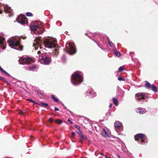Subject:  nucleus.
Masks as SVG:
<instances>
[{
    "label": "nucleus",
    "instance_id": "nucleus-43",
    "mask_svg": "<svg viewBox=\"0 0 158 158\" xmlns=\"http://www.w3.org/2000/svg\"><path fill=\"white\" fill-rule=\"evenodd\" d=\"M112 106V104H110L109 105V107L111 108Z\"/></svg>",
    "mask_w": 158,
    "mask_h": 158
},
{
    "label": "nucleus",
    "instance_id": "nucleus-26",
    "mask_svg": "<svg viewBox=\"0 0 158 158\" xmlns=\"http://www.w3.org/2000/svg\"><path fill=\"white\" fill-rule=\"evenodd\" d=\"M51 97H52V99L54 101L56 102H58V99L57 98L55 97V96L52 95H51Z\"/></svg>",
    "mask_w": 158,
    "mask_h": 158
},
{
    "label": "nucleus",
    "instance_id": "nucleus-24",
    "mask_svg": "<svg viewBox=\"0 0 158 158\" xmlns=\"http://www.w3.org/2000/svg\"><path fill=\"white\" fill-rule=\"evenodd\" d=\"M136 112L141 114H143L144 113V110L142 109L139 108L137 109Z\"/></svg>",
    "mask_w": 158,
    "mask_h": 158
},
{
    "label": "nucleus",
    "instance_id": "nucleus-17",
    "mask_svg": "<svg viewBox=\"0 0 158 158\" xmlns=\"http://www.w3.org/2000/svg\"><path fill=\"white\" fill-rule=\"evenodd\" d=\"M102 135L106 137L108 136V134L107 133L106 131L104 129H103L102 131Z\"/></svg>",
    "mask_w": 158,
    "mask_h": 158
},
{
    "label": "nucleus",
    "instance_id": "nucleus-2",
    "mask_svg": "<svg viewBox=\"0 0 158 158\" xmlns=\"http://www.w3.org/2000/svg\"><path fill=\"white\" fill-rule=\"evenodd\" d=\"M39 59L43 61L44 64L47 65L50 64L52 61L51 56L47 53L41 54Z\"/></svg>",
    "mask_w": 158,
    "mask_h": 158
},
{
    "label": "nucleus",
    "instance_id": "nucleus-45",
    "mask_svg": "<svg viewBox=\"0 0 158 158\" xmlns=\"http://www.w3.org/2000/svg\"><path fill=\"white\" fill-rule=\"evenodd\" d=\"M41 53V52L40 51H38L37 52V54H40Z\"/></svg>",
    "mask_w": 158,
    "mask_h": 158
},
{
    "label": "nucleus",
    "instance_id": "nucleus-34",
    "mask_svg": "<svg viewBox=\"0 0 158 158\" xmlns=\"http://www.w3.org/2000/svg\"><path fill=\"white\" fill-rule=\"evenodd\" d=\"M77 133L80 136L82 134V132L80 130V129L79 130V131L77 132Z\"/></svg>",
    "mask_w": 158,
    "mask_h": 158
},
{
    "label": "nucleus",
    "instance_id": "nucleus-33",
    "mask_svg": "<svg viewBox=\"0 0 158 158\" xmlns=\"http://www.w3.org/2000/svg\"><path fill=\"white\" fill-rule=\"evenodd\" d=\"M19 50H21V51H22L23 50V46L22 45H19Z\"/></svg>",
    "mask_w": 158,
    "mask_h": 158
},
{
    "label": "nucleus",
    "instance_id": "nucleus-22",
    "mask_svg": "<svg viewBox=\"0 0 158 158\" xmlns=\"http://www.w3.org/2000/svg\"><path fill=\"white\" fill-rule=\"evenodd\" d=\"M54 121L56 123L59 124H61L62 123V121L60 119H56Z\"/></svg>",
    "mask_w": 158,
    "mask_h": 158
},
{
    "label": "nucleus",
    "instance_id": "nucleus-14",
    "mask_svg": "<svg viewBox=\"0 0 158 158\" xmlns=\"http://www.w3.org/2000/svg\"><path fill=\"white\" fill-rule=\"evenodd\" d=\"M40 106L46 108H49V105L48 104L43 102H40L38 104Z\"/></svg>",
    "mask_w": 158,
    "mask_h": 158
},
{
    "label": "nucleus",
    "instance_id": "nucleus-41",
    "mask_svg": "<svg viewBox=\"0 0 158 158\" xmlns=\"http://www.w3.org/2000/svg\"><path fill=\"white\" fill-rule=\"evenodd\" d=\"M19 113L20 114L22 115L23 114V112L21 110L19 112Z\"/></svg>",
    "mask_w": 158,
    "mask_h": 158
},
{
    "label": "nucleus",
    "instance_id": "nucleus-37",
    "mask_svg": "<svg viewBox=\"0 0 158 158\" xmlns=\"http://www.w3.org/2000/svg\"><path fill=\"white\" fill-rule=\"evenodd\" d=\"M48 121L50 122H51V123L53 121V119L51 118H49V119Z\"/></svg>",
    "mask_w": 158,
    "mask_h": 158
},
{
    "label": "nucleus",
    "instance_id": "nucleus-36",
    "mask_svg": "<svg viewBox=\"0 0 158 158\" xmlns=\"http://www.w3.org/2000/svg\"><path fill=\"white\" fill-rule=\"evenodd\" d=\"M118 80L119 81H124L125 79L123 78H122V77H119L118 78Z\"/></svg>",
    "mask_w": 158,
    "mask_h": 158
},
{
    "label": "nucleus",
    "instance_id": "nucleus-44",
    "mask_svg": "<svg viewBox=\"0 0 158 158\" xmlns=\"http://www.w3.org/2000/svg\"><path fill=\"white\" fill-rule=\"evenodd\" d=\"M3 46L2 47V48L3 49H4L6 48V47H5V46L4 45H3Z\"/></svg>",
    "mask_w": 158,
    "mask_h": 158
},
{
    "label": "nucleus",
    "instance_id": "nucleus-40",
    "mask_svg": "<svg viewBox=\"0 0 158 158\" xmlns=\"http://www.w3.org/2000/svg\"><path fill=\"white\" fill-rule=\"evenodd\" d=\"M75 133L74 132H72L71 134L72 135V137H73L75 135Z\"/></svg>",
    "mask_w": 158,
    "mask_h": 158
},
{
    "label": "nucleus",
    "instance_id": "nucleus-8",
    "mask_svg": "<svg viewBox=\"0 0 158 158\" xmlns=\"http://www.w3.org/2000/svg\"><path fill=\"white\" fill-rule=\"evenodd\" d=\"M145 95V94L143 93H138L135 94V98L137 100H144L147 98Z\"/></svg>",
    "mask_w": 158,
    "mask_h": 158
},
{
    "label": "nucleus",
    "instance_id": "nucleus-7",
    "mask_svg": "<svg viewBox=\"0 0 158 158\" xmlns=\"http://www.w3.org/2000/svg\"><path fill=\"white\" fill-rule=\"evenodd\" d=\"M9 46H17L19 45L20 42L16 39H9L8 40Z\"/></svg>",
    "mask_w": 158,
    "mask_h": 158
},
{
    "label": "nucleus",
    "instance_id": "nucleus-31",
    "mask_svg": "<svg viewBox=\"0 0 158 158\" xmlns=\"http://www.w3.org/2000/svg\"><path fill=\"white\" fill-rule=\"evenodd\" d=\"M26 15L27 16H32L33 15L31 12H27L26 14Z\"/></svg>",
    "mask_w": 158,
    "mask_h": 158
},
{
    "label": "nucleus",
    "instance_id": "nucleus-15",
    "mask_svg": "<svg viewBox=\"0 0 158 158\" xmlns=\"http://www.w3.org/2000/svg\"><path fill=\"white\" fill-rule=\"evenodd\" d=\"M38 69V67L37 65H35L34 66L30 67L28 68V69L30 71H34Z\"/></svg>",
    "mask_w": 158,
    "mask_h": 158
},
{
    "label": "nucleus",
    "instance_id": "nucleus-42",
    "mask_svg": "<svg viewBox=\"0 0 158 158\" xmlns=\"http://www.w3.org/2000/svg\"><path fill=\"white\" fill-rule=\"evenodd\" d=\"M59 110V109H58V108H57V107H55V111H58Z\"/></svg>",
    "mask_w": 158,
    "mask_h": 158
},
{
    "label": "nucleus",
    "instance_id": "nucleus-49",
    "mask_svg": "<svg viewBox=\"0 0 158 158\" xmlns=\"http://www.w3.org/2000/svg\"><path fill=\"white\" fill-rule=\"evenodd\" d=\"M40 47L41 48H42V47H41V45H40Z\"/></svg>",
    "mask_w": 158,
    "mask_h": 158
},
{
    "label": "nucleus",
    "instance_id": "nucleus-35",
    "mask_svg": "<svg viewBox=\"0 0 158 158\" xmlns=\"http://www.w3.org/2000/svg\"><path fill=\"white\" fill-rule=\"evenodd\" d=\"M54 51L55 53V55H56V54L58 53V49L57 48H55L54 49Z\"/></svg>",
    "mask_w": 158,
    "mask_h": 158
},
{
    "label": "nucleus",
    "instance_id": "nucleus-11",
    "mask_svg": "<svg viewBox=\"0 0 158 158\" xmlns=\"http://www.w3.org/2000/svg\"><path fill=\"white\" fill-rule=\"evenodd\" d=\"M41 38V37L39 36L38 37H36L35 39L36 43L37 44V45L39 46L42 43V42Z\"/></svg>",
    "mask_w": 158,
    "mask_h": 158
},
{
    "label": "nucleus",
    "instance_id": "nucleus-30",
    "mask_svg": "<svg viewBox=\"0 0 158 158\" xmlns=\"http://www.w3.org/2000/svg\"><path fill=\"white\" fill-rule=\"evenodd\" d=\"M108 42L109 43V44L110 45V46L111 47H113L114 46V44L113 43V42L110 41V40H108Z\"/></svg>",
    "mask_w": 158,
    "mask_h": 158
},
{
    "label": "nucleus",
    "instance_id": "nucleus-20",
    "mask_svg": "<svg viewBox=\"0 0 158 158\" xmlns=\"http://www.w3.org/2000/svg\"><path fill=\"white\" fill-rule=\"evenodd\" d=\"M5 11L6 13H9L10 14L9 15L10 16L11 15V14H12V11H10V8L5 9Z\"/></svg>",
    "mask_w": 158,
    "mask_h": 158
},
{
    "label": "nucleus",
    "instance_id": "nucleus-19",
    "mask_svg": "<svg viewBox=\"0 0 158 158\" xmlns=\"http://www.w3.org/2000/svg\"><path fill=\"white\" fill-rule=\"evenodd\" d=\"M80 139H79V141L81 143H82V139H85V140L87 139V137L84 135H82V134L80 136Z\"/></svg>",
    "mask_w": 158,
    "mask_h": 158
},
{
    "label": "nucleus",
    "instance_id": "nucleus-12",
    "mask_svg": "<svg viewBox=\"0 0 158 158\" xmlns=\"http://www.w3.org/2000/svg\"><path fill=\"white\" fill-rule=\"evenodd\" d=\"M89 94V95L90 97L92 98V97H94L96 95V94L94 93V92L93 90H91V91H89V92H86V95H88V94Z\"/></svg>",
    "mask_w": 158,
    "mask_h": 158
},
{
    "label": "nucleus",
    "instance_id": "nucleus-6",
    "mask_svg": "<svg viewBox=\"0 0 158 158\" xmlns=\"http://www.w3.org/2000/svg\"><path fill=\"white\" fill-rule=\"evenodd\" d=\"M43 25L42 23L40 24V26L33 25L30 27V30L31 31L35 32L37 31L39 33V34H41L42 31L40 30H41L42 27H43Z\"/></svg>",
    "mask_w": 158,
    "mask_h": 158
},
{
    "label": "nucleus",
    "instance_id": "nucleus-38",
    "mask_svg": "<svg viewBox=\"0 0 158 158\" xmlns=\"http://www.w3.org/2000/svg\"><path fill=\"white\" fill-rule=\"evenodd\" d=\"M75 127L78 129V130H79L80 129V127L77 125H75Z\"/></svg>",
    "mask_w": 158,
    "mask_h": 158
},
{
    "label": "nucleus",
    "instance_id": "nucleus-32",
    "mask_svg": "<svg viewBox=\"0 0 158 158\" xmlns=\"http://www.w3.org/2000/svg\"><path fill=\"white\" fill-rule=\"evenodd\" d=\"M27 100L29 101H30L31 102H32V103H34L35 104H37L35 102H34V101H33V100H32L31 99H27Z\"/></svg>",
    "mask_w": 158,
    "mask_h": 158
},
{
    "label": "nucleus",
    "instance_id": "nucleus-47",
    "mask_svg": "<svg viewBox=\"0 0 158 158\" xmlns=\"http://www.w3.org/2000/svg\"><path fill=\"white\" fill-rule=\"evenodd\" d=\"M2 13V11L0 10V14Z\"/></svg>",
    "mask_w": 158,
    "mask_h": 158
},
{
    "label": "nucleus",
    "instance_id": "nucleus-1",
    "mask_svg": "<svg viewBox=\"0 0 158 158\" xmlns=\"http://www.w3.org/2000/svg\"><path fill=\"white\" fill-rule=\"evenodd\" d=\"M71 80L73 85H78L83 81V79L82 77L80 74L74 73L72 75Z\"/></svg>",
    "mask_w": 158,
    "mask_h": 158
},
{
    "label": "nucleus",
    "instance_id": "nucleus-4",
    "mask_svg": "<svg viewBox=\"0 0 158 158\" xmlns=\"http://www.w3.org/2000/svg\"><path fill=\"white\" fill-rule=\"evenodd\" d=\"M135 140L139 141V143L142 144H143L145 143V141L147 139L145 135L143 134H137L134 136Z\"/></svg>",
    "mask_w": 158,
    "mask_h": 158
},
{
    "label": "nucleus",
    "instance_id": "nucleus-13",
    "mask_svg": "<svg viewBox=\"0 0 158 158\" xmlns=\"http://www.w3.org/2000/svg\"><path fill=\"white\" fill-rule=\"evenodd\" d=\"M114 126L117 128L120 127L122 126V123L118 121H116L114 123Z\"/></svg>",
    "mask_w": 158,
    "mask_h": 158
},
{
    "label": "nucleus",
    "instance_id": "nucleus-29",
    "mask_svg": "<svg viewBox=\"0 0 158 158\" xmlns=\"http://www.w3.org/2000/svg\"><path fill=\"white\" fill-rule=\"evenodd\" d=\"M124 69V67L123 66H121L119 67L118 70V72H122Z\"/></svg>",
    "mask_w": 158,
    "mask_h": 158
},
{
    "label": "nucleus",
    "instance_id": "nucleus-23",
    "mask_svg": "<svg viewBox=\"0 0 158 158\" xmlns=\"http://www.w3.org/2000/svg\"><path fill=\"white\" fill-rule=\"evenodd\" d=\"M114 52L115 55L119 57L121 56L120 52L119 51L117 52L116 49L114 50Z\"/></svg>",
    "mask_w": 158,
    "mask_h": 158
},
{
    "label": "nucleus",
    "instance_id": "nucleus-3",
    "mask_svg": "<svg viewBox=\"0 0 158 158\" xmlns=\"http://www.w3.org/2000/svg\"><path fill=\"white\" fill-rule=\"evenodd\" d=\"M56 41V40L54 39H46L43 41V45L48 48H55L57 46Z\"/></svg>",
    "mask_w": 158,
    "mask_h": 158
},
{
    "label": "nucleus",
    "instance_id": "nucleus-21",
    "mask_svg": "<svg viewBox=\"0 0 158 158\" xmlns=\"http://www.w3.org/2000/svg\"><path fill=\"white\" fill-rule=\"evenodd\" d=\"M112 100L114 102V103L116 106H118V100L114 98H113Z\"/></svg>",
    "mask_w": 158,
    "mask_h": 158
},
{
    "label": "nucleus",
    "instance_id": "nucleus-39",
    "mask_svg": "<svg viewBox=\"0 0 158 158\" xmlns=\"http://www.w3.org/2000/svg\"><path fill=\"white\" fill-rule=\"evenodd\" d=\"M68 121L71 124H73V122L72 121H71L69 118H68Z\"/></svg>",
    "mask_w": 158,
    "mask_h": 158
},
{
    "label": "nucleus",
    "instance_id": "nucleus-46",
    "mask_svg": "<svg viewBox=\"0 0 158 158\" xmlns=\"http://www.w3.org/2000/svg\"><path fill=\"white\" fill-rule=\"evenodd\" d=\"M36 44L35 43H34L33 44V46H36Z\"/></svg>",
    "mask_w": 158,
    "mask_h": 158
},
{
    "label": "nucleus",
    "instance_id": "nucleus-5",
    "mask_svg": "<svg viewBox=\"0 0 158 158\" xmlns=\"http://www.w3.org/2000/svg\"><path fill=\"white\" fill-rule=\"evenodd\" d=\"M69 45V48L65 49V50L71 55H73L76 53V50L75 48V45L72 43H69L68 44Z\"/></svg>",
    "mask_w": 158,
    "mask_h": 158
},
{
    "label": "nucleus",
    "instance_id": "nucleus-25",
    "mask_svg": "<svg viewBox=\"0 0 158 158\" xmlns=\"http://www.w3.org/2000/svg\"><path fill=\"white\" fill-rule=\"evenodd\" d=\"M0 80H2V81H4V82L6 83L7 85H10V83H9L6 80L5 78L2 77H1L0 76Z\"/></svg>",
    "mask_w": 158,
    "mask_h": 158
},
{
    "label": "nucleus",
    "instance_id": "nucleus-10",
    "mask_svg": "<svg viewBox=\"0 0 158 158\" xmlns=\"http://www.w3.org/2000/svg\"><path fill=\"white\" fill-rule=\"evenodd\" d=\"M19 20H20V23L22 24H25L27 22V18L25 16L21 17V18H19Z\"/></svg>",
    "mask_w": 158,
    "mask_h": 158
},
{
    "label": "nucleus",
    "instance_id": "nucleus-50",
    "mask_svg": "<svg viewBox=\"0 0 158 158\" xmlns=\"http://www.w3.org/2000/svg\"><path fill=\"white\" fill-rule=\"evenodd\" d=\"M35 49H37V48H36V47H35Z\"/></svg>",
    "mask_w": 158,
    "mask_h": 158
},
{
    "label": "nucleus",
    "instance_id": "nucleus-27",
    "mask_svg": "<svg viewBox=\"0 0 158 158\" xmlns=\"http://www.w3.org/2000/svg\"><path fill=\"white\" fill-rule=\"evenodd\" d=\"M0 70L3 73H5L7 75H8L9 76H10V75L8 74L7 72H6V71H5L0 66Z\"/></svg>",
    "mask_w": 158,
    "mask_h": 158
},
{
    "label": "nucleus",
    "instance_id": "nucleus-9",
    "mask_svg": "<svg viewBox=\"0 0 158 158\" xmlns=\"http://www.w3.org/2000/svg\"><path fill=\"white\" fill-rule=\"evenodd\" d=\"M31 61V60L30 58H20V63L24 64H30Z\"/></svg>",
    "mask_w": 158,
    "mask_h": 158
},
{
    "label": "nucleus",
    "instance_id": "nucleus-16",
    "mask_svg": "<svg viewBox=\"0 0 158 158\" xmlns=\"http://www.w3.org/2000/svg\"><path fill=\"white\" fill-rule=\"evenodd\" d=\"M151 85L147 81H145V87L148 89H150L151 88Z\"/></svg>",
    "mask_w": 158,
    "mask_h": 158
},
{
    "label": "nucleus",
    "instance_id": "nucleus-48",
    "mask_svg": "<svg viewBox=\"0 0 158 158\" xmlns=\"http://www.w3.org/2000/svg\"><path fill=\"white\" fill-rule=\"evenodd\" d=\"M85 35H86V36H87V35H88V34H85Z\"/></svg>",
    "mask_w": 158,
    "mask_h": 158
},
{
    "label": "nucleus",
    "instance_id": "nucleus-28",
    "mask_svg": "<svg viewBox=\"0 0 158 158\" xmlns=\"http://www.w3.org/2000/svg\"><path fill=\"white\" fill-rule=\"evenodd\" d=\"M5 40V39L4 38L0 37V44H3Z\"/></svg>",
    "mask_w": 158,
    "mask_h": 158
},
{
    "label": "nucleus",
    "instance_id": "nucleus-18",
    "mask_svg": "<svg viewBox=\"0 0 158 158\" xmlns=\"http://www.w3.org/2000/svg\"><path fill=\"white\" fill-rule=\"evenodd\" d=\"M152 90L155 92H157V87L154 84L152 85L151 86V88Z\"/></svg>",
    "mask_w": 158,
    "mask_h": 158
}]
</instances>
